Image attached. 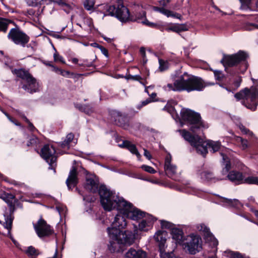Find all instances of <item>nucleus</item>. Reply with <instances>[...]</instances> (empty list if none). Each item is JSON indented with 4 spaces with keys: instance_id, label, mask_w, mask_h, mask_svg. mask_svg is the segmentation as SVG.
<instances>
[{
    "instance_id": "f257e3e1",
    "label": "nucleus",
    "mask_w": 258,
    "mask_h": 258,
    "mask_svg": "<svg viewBox=\"0 0 258 258\" xmlns=\"http://www.w3.org/2000/svg\"><path fill=\"white\" fill-rule=\"evenodd\" d=\"M99 194L101 204L106 211H110L116 208L126 218L133 220H138L146 216L144 212L134 207L131 203L116 195L104 185L100 186Z\"/></svg>"
},
{
    "instance_id": "f03ea898",
    "label": "nucleus",
    "mask_w": 258,
    "mask_h": 258,
    "mask_svg": "<svg viewBox=\"0 0 258 258\" xmlns=\"http://www.w3.org/2000/svg\"><path fill=\"white\" fill-rule=\"evenodd\" d=\"M126 216L119 212L116 215L110 227L107 228L109 237L110 239L109 249L111 252H121L125 246L132 244L135 239V234L131 231H121L127 225Z\"/></svg>"
},
{
    "instance_id": "7ed1b4c3",
    "label": "nucleus",
    "mask_w": 258,
    "mask_h": 258,
    "mask_svg": "<svg viewBox=\"0 0 258 258\" xmlns=\"http://www.w3.org/2000/svg\"><path fill=\"white\" fill-rule=\"evenodd\" d=\"M237 101H241V104L247 109L255 111L258 105V89L255 86L245 88L234 95Z\"/></svg>"
},
{
    "instance_id": "20e7f679",
    "label": "nucleus",
    "mask_w": 258,
    "mask_h": 258,
    "mask_svg": "<svg viewBox=\"0 0 258 258\" xmlns=\"http://www.w3.org/2000/svg\"><path fill=\"white\" fill-rule=\"evenodd\" d=\"M117 3L116 7L114 5L106 4L102 5L101 8L103 16H115L121 22H125L130 19L128 10L122 4V0H113Z\"/></svg>"
},
{
    "instance_id": "39448f33",
    "label": "nucleus",
    "mask_w": 258,
    "mask_h": 258,
    "mask_svg": "<svg viewBox=\"0 0 258 258\" xmlns=\"http://www.w3.org/2000/svg\"><path fill=\"white\" fill-rule=\"evenodd\" d=\"M166 91L181 92L186 90L190 92L194 90V77L185 72L173 84L169 83L163 87Z\"/></svg>"
},
{
    "instance_id": "423d86ee",
    "label": "nucleus",
    "mask_w": 258,
    "mask_h": 258,
    "mask_svg": "<svg viewBox=\"0 0 258 258\" xmlns=\"http://www.w3.org/2000/svg\"><path fill=\"white\" fill-rule=\"evenodd\" d=\"M201 133H199L200 134ZM201 135H196L195 131V149L197 152L205 157L208 153L207 146L211 148L213 152L218 151L221 146V144L219 141H213L209 140L207 142L205 141V137L203 131Z\"/></svg>"
},
{
    "instance_id": "0eeeda50",
    "label": "nucleus",
    "mask_w": 258,
    "mask_h": 258,
    "mask_svg": "<svg viewBox=\"0 0 258 258\" xmlns=\"http://www.w3.org/2000/svg\"><path fill=\"white\" fill-rule=\"evenodd\" d=\"M171 234L176 243L181 245L186 252L192 254L194 252V235L190 234L183 237V232L179 229L172 228Z\"/></svg>"
},
{
    "instance_id": "6e6552de",
    "label": "nucleus",
    "mask_w": 258,
    "mask_h": 258,
    "mask_svg": "<svg viewBox=\"0 0 258 258\" xmlns=\"http://www.w3.org/2000/svg\"><path fill=\"white\" fill-rule=\"evenodd\" d=\"M17 76L23 80H26V85H24L22 88L29 93L36 92L38 89V83L36 79L27 71L23 69L17 70L16 72Z\"/></svg>"
},
{
    "instance_id": "1a4fd4ad",
    "label": "nucleus",
    "mask_w": 258,
    "mask_h": 258,
    "mask_svg": "<svg viewBox=\"0 0 258 258\" xmlns=\"http://www.w3.org/2000/svg\"><path fill=\"white\" fill-rule=\"evenodd\" d=\"M248 57L247 54L243 51H239L237 53L233 55H224L223 58L221 60V62L225 67V69L227 67H231L237 65L241 62H245ZM245 65V69L247 68V64Z\"/></svg>"
},
{
    "instance_id": "9d476101",
    "label": "nucleus",
    "mask_w": 258,
    "mask_h": 258,
    "mask_svg": "<svg viewBox=\"0 0 258 258\" xmlns=\"http://www.w3.org/2000/svg\"><path fill=\"white\" fill-rule=\"evenodd\" d=\"M55 153L56 151L54 147L49 145H45L41 151V157L49 164V167L48 168L53 170L54 172H55V167L56 164L55 163L56 160Z\"/></svg>"
},
{
    "instance_id": "9b49d317",
    "label": "nucleus",
    "mask_w": 258,
    "mask_h": 258,
    "mask_svg": "<svg viewBox=\"0 0 258 258\" xmlns=\"http://www.w3.org/2000/svg\"><path fill=\"white\" fill-rule=\"evenodd\" d=\"M172 116L176 121L180 122L181 126L184 124H187L190 126L191 130L194 127V111L192 110L186 108H182L180 112V116L178 114H176L175 117L173 115Z\"/></svg>"
},
{
    "instance_id": "f8f14e48",
    "label": "nucleus",
    "mask_w": 258,
    "mask_h": 258,
    "mask_svg": "<svg viewBox=\"0 0 258 258\" xmlns=\"http://www.w3.org/2000/svg\"><path fill=\"white\" fill-rule=\"evenodd\" d=\"M34 228L38 236L40 238L48 237L53 233V230L42 218L33 224Z\"/></svg>"
},
{
    "instance_id": "ddd939ff",
    "label": "nucleus",
    "mask_w": 258,
    "mask_h": 258,
    "mask_svg": "<svg viewBox=\"0 0 258 258\" xmlns=\"http://www.w3.org/2000/svg\"><path fill=\"white\" fill-rule=\"evenodd\" d=\"M8 37L16 44L20 45L23 47L29 41V37L17 29H12L8 34Z\"/></svg>"
},
{
    "instance_id": "4468645a",
    "label": "nucleus",
    "mask_w": 258,
    "mask_h": 258,
    "mask_svg": "<svg viewBox=\"0 0 258 258\" xmlns=\"http://www.w3.org/2000/svg\"><path fill=\"white\" fill-rule=\"evenodd\" d=\"M99 181L98 178L92 174L87 175L84 184V188L88 191L95 192L98 189Z\"/></svg>"
},
{
    "instance_id": "2eb2a0df",
    "label": "nucleus",
    "mask_w": 258,
    "mask_h": 258,
    "mask_svg": "<svg viewBox=\"0 0 258 258\" xmlns=\"http://www.w3.org/2000/svg\"><path fill=\"white\" fill-rule=\"evenodd\" d=\"M225 179H228L235 184H240L241 183H246L244 182L243 174L239 171L232 170L229 171L226 176Z\"/></svg>"
},
{
    "instance_id": "dca6fc26",
    "label": "nucleus",
    "mask_w": 258,
    "mask_h": 258,
    "mask_svg": "<svg viewBox=\"0 0 258 258\" xmlns=\"http://www.w3.org/2000/svg\"><path fill=\"white\" fill-rule=\"evenodd\" d=\"M171 161V156L168 154L165 157L164 163V169L168 176L172 177L177 173L176 166L172 164Z\"/></svg>"
},
{
    "instance_id": "f3484780",
    "label": "nucleus",
    "mask_w": 258,
    "mask_h": 258,
    "mask_svg": "<svg viewBox=\"0 0 258 258\" xmlns=\"http://www.w3.org/2000/svg\"><path fill=\"white\" fill-rule=\"evenodd\" d=\"M154 218L151 215H147L144 217L141 223L139 224V228L142 231L148 230L152 225Z\"/></svg>"
},
{
    "instance_id": "a211bd4d",
    "label": "nucleus",
    "mask_w": 258,
    "mask_h": 258,
    "mask_svg": "<svg viewBox=\"0 0 258 258\" xmlns=\"http://www.w3.org/2000/svg\"><path fill=\"white\" fill-rule=\"evenodd\" d=\"M126 258H145L146 253L141 249L131 248L125 253Z\"/></svg>"
},
{
    "instance_id": "6ab92c4d",
    "label": "nucleus",
    "mask_w": 258,
    "mask_h": 258,
    "mask_svg": "<svg viewBox=\"0 0 258 258\" xmlns=\"http://www.w3.org/2000/svg\"><path fill=\"white\" fill-rule=\"evenodd\" d=\"M78 182L77 172L75 167H73L70 171V174L66 183L69 188L76 185Z\"/></svg>"
},
{
    "instance_id": "aec40b11",
    "label": "nucleus",
    "mask_w": 258,
    "mask_h": 258,
    "mask_svg": "<svg viewBox=\"0 0 258 258\" xmlns=\"http://www.w3.org/2000/svg\"><path fill=\"white\" fill-rule=\"evenodd\" d=\"M189 126V131L183 129L179 130L178 132L183 139L192 146L194 145V127L191 130L190 126Z\"/></svg>"
},
{
    "instance_id": "412c9836",
    "label": "nucleus",
    "mask_w": 258,
    "mask_h": 258,
    "mask_svg": "<svg viewBox=\"0 0 258 258\" xmlns=\"http://www.w3.org/2000/svg\"><path fill=\"white\" fill-rule=\"evenodd\" d=\"M167 233L164 231H158L154 235V238L159 243L160 249L163 248L166 240Z\"/></svg>"
},
{
    "instance_id": "4be33fe9",
    "label": "nucleus",
    "mask_w": 258,
    "mask_h": 258,
    "mask_svg": "<svg viewBox=\"0 0 258 258\" xmlns=\"http://www.w3.org/2000/svg\"><path fill=\"white\" fill-rule=\"evenodd\" d=\"M209 127L208 124L202 119L199 113L195 112V130L206 129Z\"/></svg>"
},
{
    "instance_id": "5701e85b",
    "label": "nucleus",
    "mask_w": 258,
    "mask_h": 258,
    "mask_svg": "<svg viewBox=\"0 0 258 258\" xmlns=\"http://www.w3.org/2000/svg\"><path fill=\"white\" fill-rule=\"evenodd\" d=\"M12 221L13 219L11 217V214L7 213L4 214L3 219L0 220V223L3 224L4 227L8 229L9 232L11 229Z\"/></svg>"
},
{
    "instance_id": "b1692460",
    "label": "nucleus",
    "mask_w": 258,
    "mask_h": 258,
    "mask_svg": "<svg viewBox=\"0 0 258 258\" xmlns=\"http://www.w3.org/2000/svg\"><path fill=\"white\" fill-rule=\"evenodd\" d=\"M119 146L122 148H127L131 153L136 155L138 158L141 157V155L137 150V149L135 145L131 144L127 141H123L121 144L119 145Z\"/></svg>"
},
{
    "instance_id": "393cba45",
    "label": "nucleus",
    "mask_w": 258,
    "mask_h": 258,
    "mask_svg": "<svg viewBox=\"0 0 258 258\" xmlns=\"http://www.w3.org/2000/svg\"><path fill=\"white\" fill-rule=\"evenodd\" d=\"M220 154L222 157L223 163L224 166V167L222 169V173L223 174H225L229 172L230 169L231 168V163L229 159L226 155L222 153H221Z\"/></svg>"
},
{
    "instance_id": "a878e982",
    "label": "nucleus",
    "mask_w": 258,
    "mask_h": 258,
    "mask_svg": "<svg viewBox=\"0 0 258 258\" xmlns=\"http://www.w3.org/2000/svg\"><path fill=\"white\" fill-rule=\"evenodd\" d=\"M207 86V84L200 78L195 77V90L201 91Z\"/></svg>"
},
{
    "instance_id": "bb28decb",
    "label": "nucleus",
    "mask_w": 258,
    "mask_h": 258,
    "mask_svg": "<svg viewBox=\"0 0 258 258\" xmlns=\"http://www.w3.org/2000/svg\"><path fill=\"white\" fill-rule=\"evenodd\" d=\"M188 27L185 24H176L171 26L168 30L179 33L181 32L187 31Z\"/></svg>"
},
{
    "instance_id": "cd10ccee",
    "label": "nucleus",
    "mask_w": 258,
    "mask_h": 258,
    "mask_svg": "<svg viewBox=\"0 0 258 258\" xmlns=\"http://www.w3.org/2000/svg\"><path fill=\"white\" fill-rule=\"evenodd\" d=\"M197 229L203 235L204 239L211 233L210 231V229L204 224H200L197 225Z\"/></svg>"
},
{
    "instance_id": "c85d7f7f",
    "label": "nucleus",
    "mask_w": 258,
    "mask_h": 258,
    "mask_svg": "<svg viewBox=\"0 0 258 258\" xmlns=\"http://www.w3.org/2000/svg\"><path fill=\"white\" fill-rule=\"evenodd\" d=\"M203 241L201 237L195 235V254L196 251L199 252L202 249Z\"/></svg>"
},
{
    "instance_id": "c756f323",
    "label": "nucleus",
    "mask_w": 258,
    "mask_h": 258,
    "mask_svg": "<svg viewBox=\"0 0 258 258\" xmlns=\"http://www.w3.org/2000/svg\"><path fill=\"white\" fill-rule=\"evenodd\" d=\"M205 240L206 242H209L210 244L214 248H216V249L214 250L215 252L217 251V246L218 244V241L217 239L214 236V235L211 233L209 234L206 238H205Z\"/></svg>"
},
{
    "instance_id": "7c9ffc66",
    "label": "nucleus",
    "mask_w": 258,
    "mask_h": 258,
    "mask_svg": "<svg viewBox=\"0 0 258 258\" xmlns=\"http://www.w3.org/2000/svg\"><path fill=\"white\" fill-rule=\"evenodd\" d=\"M224 202L227 204L228 206L233 207L236 208H239L242 206L240 202L237 199H228L224 198Z\"/></svg>"
},
{
    "instance_id": "2f4dec72",
    "label": "nucleus",
    "mask_w": 258,
    "mask_h": 258,
    "mask_svg": "<svg viewBox=\"0 0 258 258\" xmlns=\"http://www.w3.org/2000/svg\"><path fill=\"white\" fill-rule=\"evenodd\" d=\"M74 136L73 134H69L65 139V140L62 143L61 147L62 148L69 147L70 143L73 141Z\"/></svg>"
},
{
    "instance_id": "473e14b6",
    "label": "nucleus",
    "mask_w": 258,
    "mask_h": 258,
    "mask_svg": "<svg viewBox=\"0 0 258 258\" xmlns=\"http://www.w3.org/2000/svg\"><path fill=\"white\" fill-rule=\"evenodd\" d=\"M154 9L155 11H158L160 13L164 14V15L167 16L168 17L172 16L175 17V15L172 13V12L165 9L163 8H158V7H154Z\"/></svg>"
},
{
    "instance_id": "72a5a7b5",
    "label": "nucleus",
    "mask_w": 258,
    "mask_h": 258,
    "mask_svg": "<svg viewBox=\"0 0 258 258\" xmlns=\"http://www.w3.org/2000/svg\"><path fill=\"white\" fill-rule=\"evenodd\" d=\"M201 177L208 181H211L215 179L213 172L209 171H206L202 172L201 173Z\"/></svg>"
},
{
    "instance_id": "f704fd0d",
    "label": "nucleus",
    "mask_w": 258,
    "mask_h": 258,
    "mask_svg": "<svg viewBox=\"0 0 258 258\" xmlns=\"http://www.w3.org/2000/svg\"><path fill=\"white\" fill-rule=\"evenodd\" d=\"M84 7L88 11H93L95 5L94 0H85L83 2Z\"/></svg>"
},
{
    "instance_id": "c9c22d12",
    "label": "nucleus",
    "mask_w": 258,
    "mask_h": 258,
    "mask_svg": "<svg viewBox=\"0 0 258 258\" xmlns=\"http://www.w3.org/2000/svg\"><path fill=\"white\" fill-rule=\"evenodd\" d=\"M9 21L8 20L0 18V32L5 33L8 29Z\"/></svg>"
},
{
    "instance_id": "e433bc0d",
    "label": "nucleus",
    "mask_w": 258,
    "mask_h": 258,
    "mask_svg": "<svg viewBox=\"0 0 258 258\" xmlns=\"http://www.w3.org/2000/svg\"><path fill=\"white\" fill-rule=\"evenodd\" d=\"M246 183L249 184H255L258 185V177L250 176H248L244 179Z\"/></svg>"
},
{
    "instance_id": "4c0bfd02",
    "label": "nucleus",
    "mask_w": 258,
    "mask_h": 258,
    "mask_svg": "<svg viewBox=\"0 0 258 258\" xmlns=\"http://www.w3.org/2000/svg\"><path fill=\"white\" fill-rule=\"evenodd\" d=\"M58 5L60 6L62 9L67 13H69L72 10V6L69 4H67L64 1H61L60 2H59Z\"/></svg>"
},
{
    "instance_id": "58836bf2",
    "label": "nucleus",
    "mask_w": 258,
    "mask_h": 258,
    "mask_svg": "<svg viewBox=\"0 0 258 258\" xmlns=\"http://www.w3.org/2000/svg\"><path fill=\"white\" fill-rule=\"evenodd\" d=\"M25 252L30 256H36L38 254L37 250L32 246L28 247Z\"/></svg>"
},
{
    "instance_id": "ea45409f",
    "label": "nucleus",
    "mask_w": 258,
    "mask_h": 258,
    "mask_svg": "<svg viewBox=\"0 0 258 258\" xmlns=\"http://www.w3.org/2000/svg\"><path fill=\"white\" fill-rule=\"evenodd\" d=\"M25 1L29 6L36 7L41 5L43 0H25Z\"/></svg>"
},
{
    "instance_id": "a19ab883",
    "label": "nucleus",
    "mask_w": 258,
    "mask_h": 258,
    "mask_svg": "<svg viewBox=\"0 0 258 258\" xmlns=\"http://www.w3.org/2000/svg\"><path fill=\"white\" fill-rule=\"evenodd\" d=\"M159 67L160 71H164L168 68L167 62L162 59L159 60Z\"/></svg>"
},
{
    "instance_id": "79ce46f5",
    "label": "nucleus",
    "mask_w": 258,
    "mask_h": 258,
    "mask_svg": "<svg viewBox=\"0 0 258 258\" xmlns=\"http://www.w3.org/2000/svg\"><path fill=\"white\" fill-rule=\"evenodd\" d=\"M236 141L237 142H240L241 144V147L243 150L247 148V141L246 140L243 139L242 138L240 137H237L236 138Z\"/></svg>"
},
{
    "instance_id": "37998d69",
    "label": "nucleus",
    "mask_w": 258,
    "mask_h": 258,
    "mask_svg": "<svg viewBox=\"0 0 258 258\" xmlns=\"http://www.w3.org/2000/svg\"><path fill=\"white\" fill-rule=\"evenodd\" d=\"M161 227L163 229H171L172 230V228H173V224L166 221H161Z\"/></svg>"
},
{
    "instance_id": "c03bdc74",
    "label": "nucleus",
    "mask_w": 258,
    "mask_h": 258,
    "mask_svg": "<svg viewBox=\"0 0 258 258\" xmlns=\"http://www.w3.org/2000/svg\"><path fill=\"white\" fill-rule=\"evenodd\" d=\"M242 82V79L241 77H239L236 79L233 82L232 84L233 91H235L236 89H237L240 86L241 83Z\"/></svg>"
},
{
    "instance_id": "a18cd8bd",
    "label": "nucleus",
    "mask_w": 258,
    "mask_h": 258,
    "mask_svg": "<svg viewBox=\"0 0 258 258\" xmlns=\"http://www.w3.org/2000/svg\"><path fill=\"white\" fill-rule=\"evenodd\" d=\"M141 168L150 173H155L156 172V170L153 168L148 165H143L141 166Z\"/></svg>"
},
{
    "instance_id": "49530a36",
    "label": "nucleus",
    "mask_w": 258,
    "mask_h": 258,
    "mask_svg": "<svg viewBox=\"0 0 258 258\" xmlns=\"http://www.w3.org/2000/svg\"><path fill=\"white\" fill-rule=\"evenodd\" d=\"M214 76L216 80L218 81H221L222 80L223 78V74L221 71H215L214 72Z\"/></svg>"
},
{
    "instance_id": "de8ad7c7",
    "label": "nucleus",
    "mask_w": 258,
    "mask_h": 258,
    "mask_svg": "<svg viewBox=\"0 0 258 258\" xmlns=\"http://www.w3.org/2000/svg\"><path fill=\"white\" fill-rule=\"evenodd\" d=\"M53 57L55 61H59L62 63H65V61L64 60L63 57L59 55L57 52H55L54 54Z\"/></svg>"
},
{
    "instance_id": "09e8293b",
    "label": "nucleus",
    "mask_w": 258,
    "mask_h": 258,
    "mask_svg": "<svg viewBox=\"0 0 258 258\" xmlns=\"http://www.w3.org/2000/svg\"><path fill=\"white\" fill-rule=\"evenodd\" d=\"M251 0H240L241 3V7L243 9H246L249 7V5Z\"/></svg>"
},
{
    "instance_id": "8fccbe9b",
    "label": "nucleus",
    "mask_w": 258,
    "mask_h": 258,
    "mask_svg": "<svg viewBox=\"0 0 258 258\" xmlns=\"http://www.w3.org/2000/svg\"><path fill=\"white\" fill-rule=\"evenodd\" d=\"M151 102L152 100L151 99H147L146 100L142 101L141 104L138 105L137 107L138 109H140L143 106L147 105Z\"/></svg>"
},
{
    "instance_id": "3c124183",
    "label": "nucleus",
    "mask_w": 258,
    "mask_h": 258,
    "mask_svg": "<svg viewBox=\"0 0 258 258\" xmlns=\"http://www.w3.org/2000/svg\"><path fill=\"white\" fill-rule=\"evenodd\" d=\"M161 258H178L176 257L173 253H163V252H161Z\"/></svg>"
},
{
    "instance_id": "603ef678",
    "label": "nucleus",
    "mask_w": 258,
    "mask_h": 258,
    "mask_svg": "<svg viewBox=\"0 0 258 258\" xmlns=\"http://www.w3.org/2000/svg\"><path fill=\"white\" fill-rule=\"evenodd\" d=\"M84 111L87 114H90L91 112H93V109L89 106H86L84 107Z\"/></svg>"
},
{
    "instance_id": "864d4df0",
    "label": "nucleus",
    "mask_w": 258,
    "mask_h": 258,
    "mask_svg": "<svg viewBox=\"0 0 258 258\" xmlns=\"http://www.w3.org/2000/svg\"><path fill=\"white\" fill-rule=\"evenodd\" d=\"M171 0H161L159 1L160 5L162 6H166Z\"/></svg>"
},
{
    "instance_id": "5fc2aeb1",
    "label": "nucleus",
    "mask_w": 258,
    "mask_h": 258,
    "mask_svg": "<svg viewBox=\"0 0 258 258\" xmlns=\"http://www.w3.org/2000/svg\"><path fill=\"white\" fill-rule=\"evenodd\" d=\"M231 256L232 258H243V256L238 252H233Z\"/></svg>"
},
{
    "instance_id": "6e6d98bb",
    "label": "nucleus",
    "mask_w": 258,
    "mask_h": 258,
    "mask_svg": "<svg viewBox=\"0 0 258 258\" xmlns=\"http://www.w3.org/2000/svg\"><path fill=\"white\" fill-rule=\"evenodd\" d=\"M99 49L104 55H105L107 57L108 56V51L106 48L101 46L100 47H99Z\"/></svg>"
},
{
    "instance_id": "4d7b16f0",
    "label": "nucleus",
    "mask_w": 258,
    "mask_h": 258,
    "mask_svg": "<svg viewBox=\"0 0 258 258\" xmlns=\"http://www.w3.org/2000/svg\"><path fill=\"white\" fill-rule=\"evenodd\" d=\"M26 121L28 123V128L31 131L33 132L36 130L33 125L27 119H26Z\"/></svg>"
},
{
    "instance_id": "13d9d810",
    "label": "nucleus",
    "mask_w": 258,
    "mask_h": 258,
    "mask_svg": "<svg viewBox=\"0 0 258 258\" xmlns=\"http://www.w3.org/2000/svg\"><path fill=\"white\" fill-rule=\"evenodd\" d=\"M144 156L148 159H150L151 158V155L149 151H148L146 149H144Z\"/></svg>"
},
{
    "instance_id": "bf43d9fd",
    "label": "nucleus",
    "mask_w": 258,
    "mask_h": 258,
    "mask_svg": "<svg viewBox=\"0 0 258 258\" xmlns=\"http://www.w3.org/2000/svg\"><path fill=\"white\" fill-rule=\"evenodd\" d=\"M38 142V139L34 136L33 137L32 139L30 140V144L31 145L35 144Z\"/></svg>"
},
{
    "instance_id": "052dcab7",
    "label": "nucleus",
    "mask_w": 258,
    "mask_h": 258,
    "mask_svg": "<svg viewBox=\"0 0 258 258\" xmlns=\"http://www.w3.org/2000/svg\"><path fill=\"white\" fill-rule=\"evenodd\" d=\"M5 114L7 116V117L8 118V119L12 122H13L15 124H16V125H20V123L17 121H14V120H12V119L10 117V116L7 113H5Z\"/></svg>"
},
{
    "instance_id": "680f3d73",
    "label": "nucleus",
    "mask_w": 258,
    "mask_h": 258,
    "mask_svg": "<svg viewBox=\"0 0 258 258\" xmlns=\"http://www.w3.org/2000/svg\"><path fill=\"white\" fill-rule=\"evenodd\" d=\"M85 22L88 24L89 27L91 29L92 26H93V24H92V20L90 19H87L85 21Z\"/></svg>"
},
{
    "instance_id": "e2e57ef3",
    "label": "nucleus",
    "mask_w": 258,
    "mask_h": 258,
    "mask_svg": "<svg viewBox=\"0 0 258 258\" xmlns=\"http://www.w3.org/2000/svg\"><path fill=\"white\" fill-rule=\"evenodd\" d=\"M132 80L135 81H140L142 80V77L139 75H134L132 77Z\"/></svg>"
},
{
    "instance_id": "0e129e2a",
    "label": "nucleus",
    "mask_w": 258,
    "mask_h": 258,
    "mask_svg": "<svg viewBox=\"0 0 258 258\" xmlns=\"http://www.w3.org/2000/svg\"><path fill=\"white\" fill-rule=\"evenodd\" d=\"M56 208L57 211L59 212V214H61V213L63 212V211L64 209V207H60L59 206L56 207Z\"/></svg>"
},
{
    "instance_id": "69168bd1",
    "label": "nucleus",
    "mask_w": 258,
    "mask_h": 258,
    "mask_svg": "<svg viewBox=\"0 0 258 258\" xmlns=\"http://www.w3.org/2000/svg\"><path fill=\"white\" fill-rule=\"evenodd\" d=\"M241 130L242 132H243L245 134H247L248 132H249V130H247V128H246L244 126H242L241 128Z\"/></svg>"
},
{
    "instance_id": "338daca9",
    "label": "nucleus",
    "mask_w": 258,
    "mask_h": 258,
    "mask_svg": "<svg viewBox=\"0 0 258 258\" xmlns=\"http://www.w3.org/2000/svg\"><path fill=\"white\" fill-rule=\"evenodd\" d=\"M140 52L142 55V56L143 57V58L144 59L145 57V50L144 48H141L140 49Z\"/></svg>"
},
{
    "instance_id": "774afa93",
    "label": "nucleus",
    "mask_w": 258,
    "mask_h": 258,
    "mask_svg": "<svg viewBox=\"0 0 258 258\" xmlns=\"http://www.w3.org/2000/svg\"><path fill=\"white\" fill-rule=\"evenodd\" d=\"M140 52L142 55V56L143 57V58L144 59L145 57V50L144 48H141L140 49Z\"/></svg>"
}]
</instances>
